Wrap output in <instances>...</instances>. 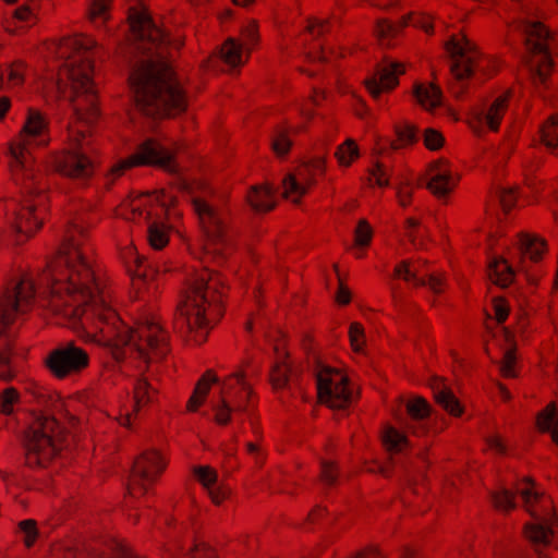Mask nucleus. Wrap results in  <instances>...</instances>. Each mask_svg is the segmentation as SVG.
<instances>
[{"label": "nucleus", "mask_w": 558, "mask_h": 558, "mask_svg": "<svg viewBox=\"0 0 558 558\" xmlns=\"http://www.w3.org/2000/svg\"><path fill=\"white\" fill-rule=\"evenodd\" d=\"M86 209L75 211L68 221L58 257L47 265L37 283L21 276L10 282L0 296V378L13 376L10 365V341L4 329L24 307L36 299L62 314L71 327L90 341L104 345L116 361L138 359L148 365L163 359L168 351V332L151 314L137 318L135 328L126 326L108 304V295L92 268L88 252L82 245L86 226Z\"/></svg>", "instance_id": "1"}, {"label": "nucleus", "mask_w": 558, "mask_h": 558, "mask_svg": "<svg viewBox=\"0 0 558 558\" xmlns=\"http://www.w3.org/2000/svg\"><path fill=\"white\" fill-rule=\"evenodd\" d=\"M128 28L132 50L141 54L131 64L130 88L136 109L148 118L165 117L185 109V96L163 49L171 37L156 25L145 9H131Z\"/></svg>", "instance_id": "2"}, {"label": "nucleus", "mask_w": 558, "mask_h": 558, "mask_svg": "<svg viewBox=\"0 0 558 558\" xmlns=\"http://www.w3.org/2000/svg\"><path fill=\"white\" fill-rule=\"evenodd\" d=\"M192 205L206 236L203 263L207 264L209 258L222 259L223 250L230 245L232 234L217 196L205 191L202 195L192 196ZM223 284L220 275L206 265L190 282L184 300L178 307L174 328L181 333H190L195 343L204 342L210 316L220 314L222 292L219 289Z\"/></svg>", "instance_id": "3"}, {"label": "nucleus", "mask_w": 558, "mask_h": 558, "mask_svg": "<svg viewBox=\"0 0 558 558\" xmlns=\"http://www.w3.org/2000/svg\"><path fill=\"white\" fill-rule=\"evenodd\" d=\"M49 140L46 118L38 110L29 109L19 140L9 147L10 165L24 195L21 209L11 227L17 244L43 223L45 186L41 184V175L33 167L32 149L47 145Z\"/></svg>", "instance_id": "4"}, {"label": "nucleus", "mask_w": 558, "mask_h": 558, "mask_svg": "<svg viewBox=\"0 0 558 558\" xmlns=\"http://www.w3.org/2000/svg\"><path fill=\"white\" fill-rule=\"evenodd\" d=\"M96 43L90 38H70L60 47L64 59L57 83L62 98L72 105L78 121L92 123L99 117L97 90L93 81V56Z\"/></svg>", "instance_id": "5"}, {"label": "nucleus", "mask_w": 558, "mask_h": 558, "mask_svg": "<svg viewBox=\"0 0 558 558\" xmlns=\"http://www.w3.org/2000/svg\"><path fill=\"white\" fill-rule=\"evenodd\" d=\"M211 384H220V379L208 371L197 383L194 392L189 401V409L196 411L209 392ZM252 389L246 380V373L242 366L234 369L223 381H221L220 397L213 402L215 412L214 420L219 425H228L232 414L250 415Z\"/></svg>", "instance_id": "6"}, {"label": "nucleus", "mask_w": 558, "mask_h": 558, "mask_svg": "<svg viewBox=\"0 0 558 558\" xmlns=\"http://www.w3.org/2000/svg\"><path fill=\"white\" fill-rule=\"evenodd\" d=\"M525 47V65L532 83L547 86L554 66L553 54L558 53V34L553 35L541 22L530 16L520 17L513 25Z\"/></svg>", "instance_id": "7"}, {"label": "nucleus", "mask_w": 558, "mask_h": 558, "mask_svg": "<svg viewBox=\"0 0 558 558\" xmlns=\"http://www.w3.org/2000/svg\"><path fill=\"white\" fill-rule=\"evenodd\" d=\"M93 137L78 126L69 128L68 145L62 153L52 157L54 170L80 184H85L95 173Z\"/></svg>", "instance_id": "8"}, {"label": "nucleus", "mask_w": 558, "mask_h": 558, "mask_svg": "<svg viewBox=\"0 0 558 558\" xmlns=\"http://www.w3.org/2000/svg\"><path fill=\"white\" fill-rule=\"evenodd\" d=\"M517 494L521 496L526 510L534 520L525 524V536L534 545L539 558H545L539 547L549 545L556 534L557 523L551 500L535 490L530 481L519 486Z\"/></svg>", "instance_id": "9"}, {"label": "nucleus", "mask_w": 558, "mask_h": 558, "mask_svg": "<svg viewBox=\"0 0 558 558\" xmlns=\"http://www.w3.org/2000/svg\"><path fill=\"white\" fill-rule=\"evenodd\" d=\"M61 438V428L52 416L36 414L24 437L27 464L45 466L60 450Z\"/></svg>", "instance_id": "10"}, {"label": "nucleus", "mask_w": 558, "mask_h": 558, "mask_svg": "<svg viewBox=\"0 0 558 558\" xmlns=\"http://www.w3.org/2000/svg\"><path fill=\"white\" fill-rule=\"evenodd\" d=\"M134 166H157L177 175L181 172V168L174 159V150L168 148L159 140L147 138L138 145L135 154L111 169L106 177V185H110L124 170Z\"/></svg>", "instance_id": "11"}, {"label": "nucleus", "mask_w": 558, "mask_h": 558, "mask_svg": "<svg viewBox=\"0 0 558 558\" xmlns=\"http://www.w3.org/2000/svg\"><path fill=\"white\" fill-rule=\"evenodd\" d=\"M383 444L389 453V463L380 465V472L385 476L393 473L410 481L413 471L422 472L426 463L425 458L412 453L410 442L403 433L395 427H387L383 434Z\"/></svg>", "instance_id": "12"}, {"label": "nucleus", "mask_w": 558, "mask_h": 558, "mask_svg": "<svg viewBox=\"0 0 558 558\" xmlns=\"http://www.w3.org/2000/svg\"><path fill=\"white\" fill-rule=\"evenodd\" d=\"M447 51L451 57V73L459 84V89L453 88V93L460 96L464 89L462 82L477 72H484L489 61L482 58L475 45L466 38H452L447 43Z\"/></svg>", "instance_id": "13"}, {"label": "nucleus", "mask_w": 558, "mask_h": 558, "mask_svg": "<svg viewBox=\"0 0 558 558\" xmlns=\"http://www.w3.org/2000/svg\"><path fill=\"white\" fill-rule=\"evenodd\" d=\"M316 388L320 402L332 409H344L353 399L348 377L329 366L317 368Z\"/></svg>", "instance_id": "14"}, {"label": "nucleus", "mask_w": 558, "mask_h": 558, "mask_svg": "<svg viewBox=\"0 0 558 558\" xmlns=\"http://www.w3.org/2000/svg\"><path fill=\"white\" fill-rule=\"evenodd\" d=\"M166 468V462L156 450L143 451L133 462L128 485L130 497L135 498L147 490L146 483H153Z\"/></svg>", "instance_id": "15"}, {"label": "nucleus", "mask_w": 558, "mask_h": 558, "mask_svg": "<svg viewBox=\"0 0 558 558\" xmlns=\"http://www.w3.org/2000/svg\"><path fill=\"white\" fill-rule=\"evenodd\" d=\"M88 364V353L73 342L54 349L47 357V366L58 378L77 374L87 367Z\"/></svg>", "instance_id": "16"}, {"label": "nucleus", "mask_w": 558, "mask_h": 558, "mask_svg": "<svg viewBox=\"0 0 558 558\" xmlns=\"http://www.w3.org/2000/svg\"><path fill=\"white\" fill-rule=\"evenodd\" d=\"M242 41L229 37L219 50L220 58L231 68L243 65L247 56L257 39V26L255 22H250L242 28Z\"/></svg>", "instance_id": "17"}, {"label": "nucleus", "mask_w": 558, "mask_h": 558, "mask_svg": "<svg viewBox=\"0 0 558 558\" xmlns=\"http://www.w3.org/2000/svg\"><path fill=\"white\" fill-rule=\"evenodd\" d=\"M147 198L137 199L130 205V215H125V219L140 220L143 219L147 223V239L151 247L161 250L168 243V229L160 219H154L153 214L146 210Z\"/></svg>", "instance_id": "18"}, {"label": "nucleus", "mask_w": 558, "mask_h": 558, "mask_svg": "<svg viewBox=\"0 0 558 558\" xmlns=\"http://www.w3.org/2000/svg\"><path fill=\"white\" fill-rule=\"evenodd\" d=\"M324 171V160L316 158L311 163L302 166L296 174H287L282 181V196L298 203L312 184V177Z\"/></svg>", "instance_id": "19"}, {"label": "nucleus", "mask_w": 558, "mask_h": 558, "mask_svg": "<svg viewBox=\"0 0 558 558\" xmlns=\"http://www.w3.org/2000/svg\"><path fill=\"white\" fill-rule=\"evenodd\" d=\"M404 72V65L397 61H386L377 65L375 73L365 81L369 94L377 98L383 92L395 88L399 83V75Z\"/></svg>", "instance_id": "20"}, {"label": "nucleus", "mask_w": 558, "mask_h": 558, "mask_svg": "<svg viewBox=\"0 0 558 558\" xmlns=\"http://www.w3.org/2000/svg\"><path fill=\"white\" fill-rule=\"evenodd\" d=\"M407 25L423 29L425 33L433 32V24L428 16L420 14H411L403 16L399 22L392 23L387 20L378 21L376 25V34L383 44H390V39L399 33V31Z\"/></svg>", "instance_id": "21"}, {"label": "nucleus", "mask_w": 558, "mask_h": 558, "mask_svg": "<svg viewBox=\"0 0 558 558\" xmlns=\"http://www.w3.org/2000/svg\"><path fill=\"white\" fill-rule=\"evenodd\" d=\"M407 411L411 418L408 429L413 434L421 435L432 429L436 430L430 416V405L424 399L415 398L409 401L407 403Z\"/></svg>", "instance_id": "22"}, {"label": "nucleus", "mask_w": 558, "mask_h": 558, "mask_svg": "<svg viewBox=\"0 0 558 558\" xmlns=\"http://www.w3.org/2000/svg\"><path fill=\"white\" fill-rule=\"evenodd\" d=\"M395 275L413 283L416 287H428L434 293L438 294L442 291V279L434 274L422 275L421 269L416 265L409 262H402L395 269Z\"/></svg>", "instance_id": "23"}, {"label": "nucleus", "mask_w": 558, "mask_h": 558, "mask_svg": "<svg viewBox=\"0 0 558 558\" xmlns=\"http://www.w3.org/2000/svg\"><path fill=\"white\" fill-rule=\"evenodd\" d=\"M453 186L454 180L450 171L439 163H434L429 169L428 190L436 196L442 197L449 194Z\"/></svg>", "instance_id": "24"}, {"label": "nucleus", "mask_w": 558, "mask_h": 558, "mask_svg": "<svg viewBox=\"0 0 558 558\" xmlns=\"http://www.w3.org/2000/svg\"><path fill=\"white\" fill-rule=\"evenodd\" d=\"M432 389L436 402L442 407L444 410L454 416L462 414V405L442 379H435L432 384Z\"/></svg>", "instance_id": "25"}, {"label": "nucleus", "mask_w": 558, "mask_h": 558, "mask_svg": "<svg viewBox=\"0 0 558 558\" xmlns=\"http://www.w3.org/2000/svg\"><path fill=\"white\" fill-rule=\"evenodd\" d=\"M57 555L60 556V558H142L122 545H118L111 556H105L87 548L80 549L71 547L63 550L58 549Z\"/></svg>", "instance_id": "26"}, {"label": "nucleus", "mask_w": 558, "mask_h": 558, "mask_svg": "<svg viewBox=\"0 0 558 558\" xmlns=\"http://www.w3.org/2000/svg\"><path fill=\"white\" fill-rule=\"evenodd\" d=\"M194 474L202 485L208 490L211 500L215 504H220L227 496V492L219 486H216L218 481L217 472L209 466H196Z\"/></svg>", "instance_id": "27"}, {"label": "nucleus", "mask_w": 558, "mask_h": 558, "mask_svg": "<svg viewBox=\"0 0 558 558\" xmlns=\"http://www.w3.org/2000/svg\"><path fill=\"white\" fill-rule=\"evenodd\" d=\"M509 94L498 96L486 110L481 111L478 120L485 123L492 131H497L500 120L508 106Z\"/></svg>", "instance_id": "28"}, {"label": "nucleus", "mask_w": 558, "mask_h": 558, "mask_svg": "<svg viewBox=\"0 0 558 558\" xmlns=\"http://www.w3.org/2000/svg\"><path fill=\"white\" fill-rule=\"evenodd\" d=\"M414 96L417 102L427 110L441 105V90L434 84L417 83L414 86Z\"/></svg>", "instance_id": "29"}, {"label": "nucleus", "mask_w": 558, "mask_h": 558, "mask_svg": "<svg viewBox=\"0 0 558 558\" xmlns=\"http://www.w3.org/2000/svg\"><path fill=\"white\" fill-rule=\"evenodd\" d=\"M489 279L501 288L509 287L514 279V269L502 257L495 258L489 265Z\"/></svg>", "instance_id": "30"}, {"label": "nucleus", "mask_w": 558, "mask_h": 558, "mask_svg": "<svg viewBox=\"0 0 558 558\" xmlns=\"http://www.w3.org/2000/svg\"><path fill=\"white\" fill-rule=\"evenodd\" d=\"M276 192L270 185L255 186L247 195L251 206L257 211H267L275 207Z\"/></svg>", "instance_id": "31"}, {"label": "nucleus", "mask_w": 558, "mask_h": 558, "mask_svg": "<svg viewBox=\"0 0 558 558\" xmlns=\"http://www.w3.org/2000/svg\"><path fill=\"white\" fill-rule=\"evenodd\" d=\"M539 430L548 433L554 444L558 446V411L554 403L548 404L536 417Z\"/></svg>", "instance_id": "32"}, {"label": "nucleus", "mask_w": 558, "mask_h": 558, "mask_svg": "<svg viewBox=\"0 0 558 558\" xmlns=\"http://www.w3.org/2000/svg\"><path fill=\"white\" fill-rule=\"evenodd\" d=\"M518 244L521 254L533 262L539 260L546 248L544 240L527 233L520 235Z\"/></svg>", "instance_id": "33"}, {"label": "nucleus", "mask_w": 558, "mask_h": 558, "mask_svg": "<svg viewBox=\"0 0 558 558\" xmlns=\"http://www.w3.org/2000/svg\"><path fill=\"white\" fill-rule=\"evenodd\" d=\"M541 136L548 148L558 146V114L550 116L541 126Z\"/></svg>", "instance_id": "34"}, {"label": "nucleus", "mask_w": 558, "mask_h": 558, "mask_svg": "<svg viewBox=\"0 0 558 558\" xmlns=\"http://www.w3.org/2000/svg\"><path fill=\"white\" fill-rule=\"evenodd\" d=\"M372 239V229L365 220H360L354 232V254L361 258L362 248L367 246Z\"/></svg>", "instance_id": "35"}, {"label": "nucleus", "mask_w": 558, "mask_h": 558, "mask_svg": "<svg viewBox=\"0 0 558 558\" xmlns=\"http://www.w3.org/2000/svg\"><path fill=\"white\" fill-rule=\"evenodd\" d=\"M494 506L501 511H509L515 507V494L506 487H501L499 490L492 495Z\"/></svg>", "instance_id": "36"}, {"label": "nucleus", "mask_w": 558, "mask_h": 558, "mask_svg": "<svg viewBox=\"0 0 558 558\" xmlns=\"http://www.w3.org/2000/svg\"><path fill=\"white\" fill-rule=\"evenodd\" d=\"M336 156L341 166H349L359 156V148L351 138L337 148Z\"/></svg>", "instance_id": "37"}, {"label": "nucleus", "mask_w": 558, "mask_h": 558, "mask_svg": "<svg viewBox=\"0 0 558 558\" xmlns=\"http://www.w3.org/2000/svg\"><path fill=\"white\" fill-rule=\"evenodd\" d=\"M397 136L402 145L416 143L421 137V131L412 123L404 122L396 128Z\"/></svg>", "instance_id": "38"}, {"label": "nucleus", "mask_w": 558, "mask_h": 558, "mask_svg": "<svg viewBox=\"0 0 558 558\" xmlns=\"http://www.w3.org/2000/svg\"><path fill=\"white\" fill-rule=\"evenodd\" d=\"M155 391V388L146 378H141L136 381L134 387V402L137 408L145 404L150 400V393Z\"/></svg>", "instance_id": "39"}, {"label": "nucleus", "mask_w": 558, "mask_h": 558, "mask_svg": "<svg viewBox=\"0 0 558 558\" xmlns=\"http://www.w3.org/2000/svg\"><path fill=\"white\" fill-rule=\"evenodd\" d=\"M291 374V366L283 361L282 363L276 364L271 374V383L276 389L283 388L289 383Z\"/></svg>", "instance_id": "40"}, {"label": "nucleus", "mask_w": 558, "mask_h": 558, "mask_svg": "<svg viewBox=\"0 0 558 558\" xmlns=\"http://www.w3.org/2000/svg\"><path fill=\"white\" fill-rule=\"evenodd\" d=\"M271 147L278 156H284L289 151L291 141L286 130L280 129L276 131L271 137Z\"/></svg>", "instance_id": "41"}, {"label": "nucleus", "mask_w": 558, "mask_h": 558, "mask_svg": "<svg viewBox=\"0 0 558 558\" xmlns=\"http://www.w3.org/2000/svg\"><path fill=\"white\" fill-rule=\"evenodd\" d=\"M111 0H93L89 7V15L94 23H104L108 19V10Z\"/></svg>", "instance_id": "42"}, {"label": "nucleus", "mask_w": 558, "mask_h": 558, "mask_svg": "<svg viewBox=\"0 0 558 558\" xmlns=\"http://www.w3.org/2000/svg\"><path fill=\"white\" fill-rule=\"evenodd\" d=\"M19 401V395L14 388H7L0 397V411L3 414H11L14 411V405Z\"/></svg>", "instance_id": "43"}, {"label": "nucleus", "mask_w": 558, "mask_h": 558, "mask_svg": "<svg viewBox=\"0 0 558 558\" xmlns=\"http://www.w3.org/2000/svg\"><path fill=\"white\" fill-rule=\"evenodd\" d=\"M177 555L178 558H216L215 553L205 544L195 545V547L187 553L178 549L177 553L173 554V558Z\"/></svg>", "instance_id": "44"}, {"label": "nucleus", "mask_w": 558, "mask_h": 558, "mask_svg": "<svg viewBox=\"0 0 558 558\" xmlns=\"http://www.w3.org/2000/svg\"><path fill=\"white\" fill-rule=\"evenodd\" d=\"M515 365V353L513 348H509L504 353V359L500 365V371L504 377L513 378L517 376L514 369Z\"/></svg>", "instance_id": "45"}, {"label": "nucleus", "mask_w": 558, "mask_h": 558, "mask_svg": "<svg viewBox=\"0 0 558 558\" xmlns=\"http://www.w3.org/2000/svg\"><path fill=\"white\" fill-rule=\"evenodd\" d=\"M425 146L430 150L439 149L444 144V136L435 129H425L423 132Z\"/></svg>", "instance_id": "46"}, {"label": "nucleus", "mask_w": 558, "mask_h": 558, "mask_svg": "<svg viewBox=\"0 0 558 558\" xmlns=\"http://www.w3.org/2000/svg\"><path fill=\"white\" fill-rule=\"evenodd\" d=\"M338 478V472L331 461H323L320 464V480L326 486H332Z\"/></svg>", "instance_id": "47"}, {"label": "nucleus", "mask_w": 558, "mask_h": 558, "mask_svg": "<svg viewBox=\"0 0 558 558\" xmlns=\"http://www.w3.org/2000/svg\"><path fill=\"white\" fill-rule=\"evenodd\" d=\"M349 337L354 351L360 352L364 344V330L359 323H352L349 327Z\"/></svg>", "instance_id": "48"}, {"label": "nucleus", "mask_w": 558, "mask_h": 558, "mask_svg": "<svg viewBox=\"0 0 558 558\" xmlns=\"http://www.w3.org/2000/svg\"><path fill=\"white\" fill-rule=\"evenodd\" d=\"M21 531L24 533V542L27 547H31L37 537L36 523L33 520H25L20 523Z\"/></svg>", "instance_id": "49"}, {"label": "nucleus", "mask_w": 558, "mask_h": 558, "mask_svg": "<svg viewBox=\"0 0 558 558\" xmlns=\"http://www.w3.org/2000/svg\"><path fill=\"white\" fill-rule=\"evenodd\" d=\"M497 197L504 210H509L517 201L515 191L510 187H499Z\"/></svg>", "instance_id": "50"}, {"label": "nucleus", "mask_w": 558, "mask_h": 558, "mask_svg": "<svg viewBox=\"0 0 558 558\" xmlns=\"http://www.w3.org/2000/svg\"><path fill=\"white\" fill-rule=\"evenodd\" d=\"M407 231L410 240L415 244L417 240L425 236L426 231L422 229L420 221L414 218L407 220Z\"/></svg>", "instance_id": "51"}, {"label": "nucleus", "mask_w": 558, "mask_h": 558, "mask_svg": "<svg viewBox=\"0 0 558 558\" xmlns=\"http://www.w3.org/2000/svg\"><path fill=\"white\" fill-rule=\"evenodd\" d=\"M369 180L378 186L388 185L389 179L385 166L377 162L375 168L371 171Z\"/></svg>", "instance_id": "52"}, {"label": "nucleus", "mask_w": 558, "mask_h": 558, "mask_svg": "<svg viewBox=\"0 0 558 558\" xmlns=\"http://www.w3.org/2000/svg\"><path fill=\"white\" fill-rule=\"evenodd\" d=\"M486 442L490 450L498 454L507 453V446L499 435H490L486 438Z\"/></svg>", "instance_id": "53"}, {"label": "nucleus", "mask_w": 558, "mask_h": 558, "mask_svg": "<svg viewBox=\"0 0 558 558\" xmlns=\"http://www.w3.org/2000/svg\"><path fill=\"white\" fill-rule=\"evenodd\" d=\"M494 313H495L496 320L499 324L504 323L508 317V313H509L508 305L502 300H496L494 302Z\"/></svg>", "instance_id": "54"}, {"label": "nucleus", "mask_w": 558, "mask_h": 558, "mask_svg": "<svg viewBox=\"0 0 558 558\" xmlns=\"http://www.w3.org/2000/svg\"><path fill=\"white\" fill-rule=\"evenodd\" d=\"M33 12L29 7L22 5L13 11L12 19L17 23L28 22L33 19Z\"/></svg>", "instance_id": "55"}, {"label": "nucleus", "mask_w": 558, "mask_h": 558, "mask_svg": "<svg viewBox=\"0 0 558 558\" xmlns=\"http://www.w3.org/2000/svg\"><path fill=\"white\" fill-rule=\"evenodd\" d=\"M327 27H328L327 22L319 21V20L311 21V22H308V25H307V29L312 36L322 35L324 32H326Z\"/></svg>", "instance_id": "56"}, {"label": "nucleus", "mask_w": 558, "mask_h": 558, "mask_svg": "<svg viewBox=\"0 0 558 558\" xmlns=\"http://www.w3.org/2000/svg\"><path fill=\"white\" fill-rule=\"evenodd\" d=\"M245 447H246V451L255 458V461L256 463H260L263 461V451L260 449V447L254 442H246L245 444Z\"/></svg>", "instance_id": "57"}, {"label": "nucleus", "mask_w": 558, "mask_h": 558, "mask_svg": "<svg viewBox=\"0 0 558 558\" xmlns=\"http://www.w3.org/2000/svg\"><path fill=\"white\" fill-rule=\"evenodd\" d=\"M7 73L8 80L13 84H21L23 82V75L20 71V68H15L12 65L7 70Z\"/></svg>", "instance_id": "58"}, {"label": "nucleus", "mask_w": 558, "mask_h": 558, "mask_svg": "<svg viewBox=\"0 0 558 558\" xmlns=\"http://www.w3.org/2000/svg\"><path fill=\"white\" fill-rule=\"evenodd\" d=\"M134 262L136 263V276L143 277L145 280L148 277L145 260L138 254L134 255Z\"/></svg>", "instance_id": "59"}, {"label": "nucleus", "mask_w": 558, "mask_h": 558, "mask_svg": "<svg viewBox=\"0 0 558 558\" xmlns=\"http://www.w3.org/2000/svg\"><path fill=\"white\" fill-rule=\"evenodd\" d=\"M337 301L340 304H348L350 302V292H349V290L345 289L344 287H340L338 295H337Z\"/></svg>", "instance_id": "60"}, {"label": "nucleus", "mask_w": 558, "mask_h": 558, "mask_svg": "<svg viewBox=\"0 0 558 558\" xmlns=\"http://www.w3.org/2000/svg\"><path fill=\"white\" fill-rule=\"evenodd\" d=\"M411 196V192L405 189H400L398 192L399 202L402 206H407Z\"/></svg>", "instance_id": "61"}, {"label": "nucleus", "mask_w": 558, "mask_h": 558, "mask_svg": "<svg viewBox=\"0 0 558 558\" xmlns=\"http://www.w3.org/2000/svg\"><path fill=\"white\" fill-rule=\"evenodd\" d=\"M10 108V100L9 98L7 97H1L0 98V119H2L5 114V112L8 111V109Z\"/></svg>", "instance_id": "62"}, {"label": "nucleus", "mask_w": 558, "mask_h": 558, "mask_svg": "<svg viewBox=\"0 0 558 558\" xmlns=\"http://www.w3.org/2000/svg\"><path fill=\"white\" fill-rule=\"evenodd\" d=\"M498 389H499L500 396L505 400H509L511 398L510 392L508 391V389L505 386H502L501 384L498 385Z\"/></svg>", "instance_id": "63"}, {"label": "nucleus", "mask_w": 558, "mask_h": 558, "mask_svg": "<svg viewBox=\"0 0 558 558\" xmlns=\"http://www.w3.org/2000/svg\"><path fill=\"white\" fill-rule=\"evenodd\" d=\"M5 29H7V32H8V33H10V34H15V33H17V31L20 29V27H19L16 24L11 25V23H10V22H8V23H7V26H5Z\"/></svg>", "instance_id": "64"}]
</instances>
